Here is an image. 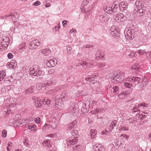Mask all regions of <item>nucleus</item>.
I'll return each instance as SVG.
<instances>
[{
  "label": "nucleus",
  "instance_id": "obj_1",
  "mask_svg": "<svg viewBox=\"0 0 151 151\" xmlns=\"http://www.w3.org/2000/svg\"><path fill=\"white\" fill-rule=\"evenodd\" d=\"M29 73L32 76L41 77L44 74L40 67L37 65L34 66L33 68H30L29 70Z\"/></svg>",
  "mask_w": 151,
  "mask_h": 151
},
{
  "label": "nucleus",
  "instance_id": "obj_2",
  "mask_svg": "<svg viewBox=\"0 0 151 151\" xmlns=\"http://www.w3.org/2000/svg\"><path fill=\"white\" fill-rule=\"evenodd\" d=\"M123 73H119L117 74L116 73H113L112 75V76L111 78V80L112 82H114V81H119L123 77Z\"/></svg>",
  "mask_w": 151,
  "mask_h": 151
},
{
  "label": "nucleus",
  "instance_id": "obj_3",
  "mask_svg": "<svg viewBox=\"0 0 151 151\" xmlns=\"http://www.w3.org/2000/svg\"><path fill=\"white\" fill-rule=\"evenodd\" d=\"M113 17L115 20L118 22L121 21L123 22L125 19H124V15L122 13L116 14V15H113Z\"/></svg>",
  "mask_w": 151,
  "mask_h": 151
},
{
  "label": "nucleus",
  "instance_id": "obj_4",
  "mask_svg": "<svg viewBox=\"0 0 151 151\" xmlns=\"http://www.w3.org/2000/svg\"><path fill=\"white\" fill-rule=\"evenodd\" d=\"M63 101H62L61 99H60L58 98L56 99L55 101V108L56 109H61V107H62L63 106Z\"/></svg>",
  "mask_w": 151,
  "mask_h": 151
},
{
  "label": "nucleus",
  "instance_id": "obj_5",
  "mask_svg": "<svg viewBox=\"0 0 151 151\" xmlns=\"http://www.w3.org/2000/svg\"><path fill=\"white\" fill-rule=\"evenodd\" d=\"M135 31L134 29L128 30L127 32V37H126L127 40H133L134 37Z\"/></svg>",
  "mask_w": 151,
  "mask_h": 151
},
{
  "label": "nucleus",
  "instance_id": "obj_6",
  "mask_svg": "<svg viewBox=\"0 0 151 151\" xmlns=\"http://www.w3.org/2000/svg\"><path fill=\"white\" fill-rule=\"evenodd\" d=\"M114 143V144L113 145H114L115 147L116 148L121 149L123 147L124 142L122 140L116 139Z\"/></svg>",
  "mask_w": 151,
  "mask_h": 151
},
{
  "label": "nucleus",
  "instance_id": "obj_7",
  "mask_svg": "<svg viewBox=\"0 0 151 151\" xmlns=\"http://www.w3.org/2000/svg\"><path fill=\"white\" fill-rule=\"evenodd\" d=\"M131 92L129 91H124L120 93L118 97L120 99H123L127 97V96L130 94Z\"/></svg>",
  "mask_w": 151,
  "mask_h": 151
},
{
  "label": "nucleus",
  "instance_id": "obj_8",
  "mask_svg": "<svg viewBox=\"0 0 151 151\" xmlns=\"http://www.w3.org/2000/svg\"><path fill=\"white\" fill-rule=\"evenodd\" d=\"M134 13L138 17H141L145 13V10L144 8H141L138 10L135 9L134 11Z\"/></svg>",
  "mask_w": 151,
  "mask_h": 151
},
{
  "label": "nucleus",
  "instance_id": "obj_9",
  "mask_svg": "<svg viewBox=\"0 0 151 151\" xmlns=\"http://www.w3.org/2000/svg\"><path fill=\"white\" fill-rule=\"evenodd\" d=\"M57 61L56 59L53 58L51 60H49L46 63V65L49 68L53 67L56 65Z\"/></svg>",
  "mask_w": 151,
  "mask_h": 151
},
{
  "label": "nucleus",
  "instance_id": "obj_10",
  "mask_svg": "<svg viewBox=\"0 0 151 151\" xmlns=\"http://www.w3.org/2000/svg\"><path fill=\"white\" fill-rule=\"evenodd\" d=\"M144 1L143 0H137L135 2V5L137 9L141 8H144Z\"/></svg>",
  "mask_w": 151,
  "mask_h": 151
},
{
  "label": "nucleus",
  "instance_id": "obj_11",
  "mask_svg": "<svg viewBox=\"0 0 151 151\" xmlns=\"http://www.w3.org/2000/svg\"><path fill=\"white\" fill-rule=\"evenodd\" d=\"M49 85L48 83H47L46 85L42 83L38 84L37 85V88L39 90L44 91L47 88H48Z\"/></svg>",
  "mask_w": 151,
  "mask_h": 151
},
{
  "label": "nucleus",
  "instance_id": "obj_12",
  "mask_svg": "<svg viewBox=\"0 0 151 151\" xmlns=\"http://www.w3.org/2000/svg\"><path fill=\"white\" fill-rule=\"evenodd\" d=\"M99 20L101 23H104L107 22L110 18L106 15H104L100 16L99 17Z\"/></svg>",
  "mask_w": 151,
  "mask_h": 151
},
{
  "label": "nucleus",
  "instance_id": "obj_13",
  "mask_svg": "<svg viewBox=\"0 0 151 151\" xmlns=\"http://www.w3.org/2000/svg\"><path fill=\"white\" fill-rule=\"evenodd\" d=\"M88 106H87L86 104V103H83L82 106V107L81 108V111L83 114H85L88 112L87 108L88 107H89L90 104V102L88 101L87 103Z\"/></svg>",
  "mask_w": 151,
  "mask_h": 151
},
{
  "label": "nucleus",
  "instance_id": "obj_14",
  "mask_svg": "<svg viewBox=\"0 0 151 151\" xmlns=\"http://www.w3.org/2000/svg\"><path fill=\"white\" fill-rule=\"evenodd\" d=\"M95 58L97 60H101L104 59L103 55L102 54L101 55V50H99L95 54Z\"/></svg>",
  "mask_w": 151,
  "mask_h": 151
},
{
  "label": "nucleus",
  "instance_id": "obj_15",
  "mask_svg": "<svg viewBox=\"0 0 151 151\" xmlns=\"http://www.w3.org/2000/svg\"><path fill=\"white\" fill-rule=\"evenodd\" d=\"M89 3V1L87 0H84L83 1V3L82 4L81 7V9H84V13L85 14L87 13L86 11V8H85V6Z\"/></svg>",
  "mask_w": 151,
  "mask_h": 151
},
{
  "label": "nucleus",
  "instance_id": "obj_16",
  "mask_svg": "<svg viewBox=\"0 0 151 151\" xmlns=\"http://www.w3.org/2000/svg\"><path fill=\"white\" fill-rule=\"evenodd\" d=\"M77 121L74 120L70 123L68 124L66 126L68 127V130H70L73 128L75 125L77 123Z\"/></svg>",
  "mask_w": 151,
  "mask_h": 151
},
{
  "label": "nucleus",
  "instance_id": "obj_17",
  "mask_svg": "<svg viewBox=\"0 0 151 151\" xmlns=\"http://www.w3.org/2000/svg\"><path fill=\"white\" fill-rule=\"evenodd\" d=\"M41 52L45 56H48L50 54L51 51L49 48H46L42 49L41 51Z\"/></svg>",
  "mask_w": 151,
  "mask_h": 151
},
{
  "label": "nucleus",
  "instance_id": "obj_18",
  "mask_svg": "<svg viewBox=\"0 0 151 151\" xmlns=\"http://www.w3.org/2000/svg\"><path fill=\"white\" fill-rule=\"evenodd\" d=\"M119 88L116 86H114L111 89V92H113V94L114 95H116L119 92Z\"/></svg>",
  "mask_w": 151,
  "mask_h": 151
},
{
  "label": "nucleus",
  "instance_id": "obj_19",
  "mask_svg": "<svg viewBox=\"0 0 151 151\" xmlns=\"http://www.w3.org/2000/svg\"><path fill=\"white\" fill-rule=\"evenodd\" d=\"M17 66V62L14 60H12L9 64V68L14 69Z\"/></svg>",
  "mask_w": 151,
  "mask_h": 151
},
{
  "label": "nucleus",
  "instance_id": "obj_20",
  "mask_svg": "<svg viewBox=\"0 0 151 151\" xmlns=\"http://www.w3.org/2000/svg\"><path fill=\"white\" fill-rule=\"evenodd\" d=\"M60 98L63 102L66 101L69 99L67 95L64 93H63L62 94L60 95Z\"/></svg>",
  "mask_w": 151,
  "mask_h": 151
},
{
  "label": "nucleus",
  "instance_id": "obj_21",
  "mask_svg": "<svg viewBox=\"0 0 151 151\" xmlns=\"http://www.w3.org/2000/svg\"><path fill=\"white\" fill-rule=\"evenodd\" d=\"M44 104V101L37 100L35 101V105L36 107H40Z\"/></svg>",
  "mask_w": 151,
  "mask_h": 151
},
{
  "label": "nucleus",
  "instance_id": "obj_22",
  "mask_svg": "<svg viewBox=\"0 0 151 151\" xmlns=\"http://www.w3.org/2000/svg\"><path fill=\"white\" fill-rule=\"evenodd\" d=\"M127 4L126 2H122L119 3V8H123L124 10H125L127 8Z\"/></svg>",
  "mask_w": 151,
  "mask_h": 151
},
{
  "label": "nucleus",
  "instance_id": "obj_23",
  "mask_svg": "<svg viewBox=\"0 0 151 151\" xmlns=\"http://www.w3.org/2000/svg\"><path fill=\"white\" fill-rule=\"evenodd\" d=\"M35 41H32L30 43L29 46V49L31 50H33L37 48V46L35 45Z\"/></svg>",
  "mask_w": 151,
  "mask_h": 151
},
{
  "label": "nucleus",
  "instance_id": "obj_24",
  "mask_svg": "<svg viewBox=\"0 0 151 151\" xmlns=\"http://www.w3.org/2000/svg\"><path fill=\"white\" fill-rule=\"evenodd\" d=\"M34 87L31 86L28 89H26L25 91V93L29 94L32 93L34 91Z\"/></svg>",
  "mask_w": 151,
  "mask_h": 151
},
{
  "label": "nucleus",
  "instance_id": "obj_25",
  "mask_svg": "<svg viewBox=\"0 0 151 151\" xmlns=\"http://www.w3.org/2000/svg\"><path fill=\"white\" fill-rule=\"evenodd\" d=\"M140 107L139 104L135 105V106L133 107V109H132V112H136L139 111V108Z\"/></svg>",
  "mask_w": 151,
  "mask_h": 151
},
{
  "label": "nucleus",
  "instance_id": "obj_26",
  "mask_svg": "<svg viewBox=\"0 0 151 151\" xmlns=\"http://www.w3.org/2000/svg\"><path fill=\"white\" fill-rule=\"evenodd\" d=\"M123 86L126 88H131V87L133 86V84L130 83L128 82H125L123 83Z\"/></svg>",
  "mask_w": 151,
  "mask_h": 151
},
{
  "label": "nucleus",
  "instance_id": "obj_27",
  "mask_svg": "<svg viewBox=\"0 0 151 151\" xmlns=\"http://www.w3.org/2000/svg\"><path fill=\"white\" fill-rule=\"evenodd\" d=\"M120 9L119 7H116L114 6V7L112 9L111 8V14L112 13H116L118 12V10Z\"/></svg>",
  "mask_w": 151,
  "mask_h": 151
},
{
  "label": "nucleus",
  "instance_id": "obj_28",
  "mask_svg": "<svg viewBox=\"0 0 151 151\" xmlns=\"http://www.w3.org/2000/svg\"><path fill=\"white\" fill-rule=\"evenodd\" d=\"M6 76L5 71L4 70H2L0 73V81L3 80Z\"/></svg>",
  "mask_w": 151,
  "mask_h": 151
},
{
  "label": "nucleus",
  "instance_id": "obj_29",
  "mask_svg": "<svg viewBox=\"0 0 151 151\" xmlns=\"http://www.w3.org/2000/svg\"><path fill=\"white\" fill-rule=\"evenodd\" d=\"M11 17V18L12 19V20L15 18V15H14L13 14H9L6 15L4 16H1V19L6 18L7 17Z\"/></svg>",
  "mask_w": 151,
  "mask_h": 151
},
{
  "label": "nucleus",
  "instance_id": "obj_30",
  "mask_svg": "<svg viewBox=\"0 0 151 151\" xmlns=\"http://www.w3.org/2000/svg\"><path fill=\"white\" fill-rule=\"evenodd\" d=\"M1 44L2 48L4 49H6L8 47L9 43H7L5 42H1Z\"/></svg>",
  "mask_w": 151,
  "mask_h": 151
},
{
  "label": "nucleus",
  "instance_id": "obj_31",
  "mask_svg": "<svg viewBox=\"0 0 151 151\" xmlns=\"http://www.w3.org/2000/svg\"><path fill=\"white\" fill-rule=\"evenodd\" d=\"M44 143L47 146H49V147H52V145L51 143H52V142H51L50 139H47L46 141H44Z\"/></svg>",
  "mask_w": 151,
  "mask_h": 151
},
{
  "label": "nucleus",
  "instance_id": "obj_32",
  "mask_svg": "<svg viewBox=\"0 0 151 151\" xmlns=\"http://www.w3.org/2000/svg\"><path fill=\"white\" fill-rule=\"evenodd\" d=\"M104 11L105 12L111 14V12L110 11H111V8L105 6L104 7Z\"/></svg>",
  "mask_w": 151,
  "mask_h": 151
},
{
  "label": "nucleus",
  "instance_id": "obj_33",
  "mask_svg": "<svg viewBox=\"0 0 151 151\" xmlns=\"http://www.w3.org/2000/svg\"><path fill=\"white\" fill-rule=\"evenodd\" d=\"M94 7V6L93 4H92L91 6L88 7L87 9L86 10L87 13V14H89L90 13V11L91 10H92Z\"/></svg>",
  "mask_w": 151,
  "mask_h": 151
},
{
  "label": "nucleus",
  "instance_id": "obj_34",
  "mask_svg": "<svg viewBox=\"0 0 151 151\" xmlns=\"http://www.w3.org/2000/svg\"><path fill=\"white\" fill-rule=\"evenodd\" d=\"M3 41L2 42H5L6 43H9V38L6 37L4 36L3 37Z\"/></svg>",
  "mask_w": 151,
  "mask_h": 151
},
{
  "label": "nucleus",
  "instance_id": "obj_35",
  "mask_svg": "<svg viewBox=\"0 0 151 151\" xmlns=\"http://www.w3.org/2000/svg\"><path fill=\"white\" fill-rule=\"evenodd\" d=\"M96 76V75L93 76V77H89L86 78H85V80L86 81H89V82H91L92 81H93L95 79V77Z\"/></svg>",
  "mask_w": 151,
  "mask_h": 151
},
{
  "label": "nucleus",
  "instance_id": "obj_36",
  "mask_svg": "<svg viewBox=\"0 0 151 151\" xmlns=\"http://www.w3.org/2000/svg\"><path fill=\"white\" fill-rule=\"evenodd\" d=\"M51 127L53 129H55L57 127V125L56 124H55L54 125L53 124H51V125L50 124H48L47 127V129L49 128L50 127Z\"/></svg>",
  "mask_w": 151,
  "mask_h": 151
},
{
  "label": "nucleus",
  "instance_id": "obj_37",
  "mask_svg": "<svg viewBox=\"0 0 151 151\" xmlns=\"http://www.w3.org/2000/svg\"><path fill=\"white\" fill-rule=\"evenodd\" d=\"M134 82H137V84H138L139 83V81L141 79V78L139 77H134Z\"/></svg>",
  "mask_w": 151,
  "mask_h": 151
},
{
  "label": "nucleus",
  "instance_id": "obj_38",
  "mask_svg": "<svg viewBox=\"0 0 151 151\" xmlns=\"http://www.w3.org/2000/svg\"><path fill=\"white\" fill-rule=\"evenodd\" d=\"M134 77L130 76L128 77L127 78V81L131 82H134Z\"/></svg>",
  "mask_w": 151,
  "mask_h": 151
},
{
  "label": "nucleus",
  "instance_id": "obj_39",
  "mask_svg": "<svg viewBox=\"0 0 151 151\" xmlns=\"http://www.w3.org/2000/svg\"><path fill=\"white\" fill-rule=\"evenodd\" d=\"M139 105H140L141 107L142 106L143 107V109H145V107H147L148 105V104L143 103H142L140 104Z\"/></svg>",
  "mask_w": 151,
  "mask_h": 151
},
{
  "label": "nucleus",
  "instance_id": "obj_40",
  "mask_svg": "<svg viewBox=\"0 0 151 151\" xmlns=\"http://www.w3.org/2000/svg\"><path fill=\"white\" fill-rule=\"evenodd\" d=\"M67 145L68 146L71 147L72 145H74V142L72 140H69L68 142H67Z\"/></svg>",
  "mask_w": 151,
  "mask_h": 151
},
{
  "label": "nucleus",
  "instance_id": "obj_41",
  "mask_svg": "<svg viewBox=\"0 0 151 151\" xmlns=\"http://www.w3.org/2000/svg\"><path fill=\"white\" fill-rule=\"evenodd\" d=\"M78 131L76 130H74L72 131L71 132V134L72 136H75L77 135L78 134Z\"/></svg>",
  "mask_w": 151,
  "mask_h": 151
},
{
  "label": "nucleus",
  "instance_id": "obj_42",
  "mask_svg": "<svg viewBox=\"0 0 151 151\" xmlns=\"http://www.w3.org/2000/svg\"><path fill=\"white\" fill-rule=\"evenodd\" d=\"M113 29H112V28L111 29V34L112 35V36L114 37H115L116 35V34L117 32L116 30L112 31V30Z\"/></svg>",
  "mask_w": 151,
  "mask_h": 151
},
{
  "label": "nucleus",
  "instance_id": "obj_43",
  "mask_svg": "<svg viewBox=\"0 0 151 151\" xmlns=\"http://www.w3.org/2000/svg\"><path fill=\"white\" fill-rule=\"evenodd\" d=\"M9 89H8L6 90V88L5 87L2 88L1 90V92L2 93H4L5 94L6 92L7 93L9 91Z\"/></svg>",
  "mask_w": 151,
  "mask_h": 151
},
{
  "label": "nucleus",
  "instance_id": "obj_44",
  "mask_svg": "<svg viewBox=\"0 0 151 151\" xmlns=\"http://www.w3.org/2000/svg\"><path fill=\"white\" fill-rule=\"evenodd\" d=\"M44 103L45 104L47 105L49 107V105L50 104L51 101L49 99H47L46 101L44 100Z\"/></svg>",
  "mask_w": 151,
  "mask_h": 151
},
{
  "label": "nucleus",
  "instance_id": "obj_45",
  "mask_svg": "<svg viewBox=\"0 0 151 151\" xmlns=\"http://www.w3.org/2000/svg\"><path fill=\"white\" fill-rule=\"evenodd\" d=\"M2 137H6L7 134L6 131L5 129H4L2 130Z\"/></svg>",
  "mask_w": 151,
  "mask_h": 151
},
{
  "label": "nucleus",
  "instance_id": "obj_46",
  "mask_svg": "<svg viewBox=\"0 0 151 151\" xmlns=\"http://www.w3.org/2000/svg\"><path fill=\"white\" fill-rule=\"evenodd\" d=\"M137 52H138V53L140 55H142L144 54L145 52V51L142 50H139Z\"/></svg>",
  "mask_w": 151,
  "mask_h": 151
},
{
  "label": "nucleus",
  "instance_id": "obj_47",
  "mask_svg": "<svg viewBox=\"0 0 151 151\" xmlns=\"http://www.w3.org/2000/svg\"><path fill=\"white\" fill-rule=\"evenodd\" d=\"M104 111L103 109L98 108L96 110L95 113L97 114L98 112L100 113Z\"/></svg>",
  "mask_w": 151,
  "mask_h": 151
},
{
  "label": "nucleus",
  "instance_id": "obj_48",
  "mask_svg": "<svg viewBox=\"0 0 151 151\" xmlns=\"http://www.w3.org/2000/svg\"><path fill=\"white\" fill-rule=\"evenodd\" d=\"M36 127V126L34 124L30 125L28 126L29 129H31V131H32L34 129H32L33 128H34Z\"/></svg>",
  "mask_w": 151,
  "mask_h": 151
},
{
  "label": "nucleus",
  "instance_id": "obj_49",
  "mask_svg": "<svg viewBox=\"0 0 151 151\" xmlns=\"http://www.w3.org/2000/svg\"><path fill=\"white\" fill-rule=\"evenodd\" d=\"M33 41H35V45L37 46V47L40 45V43L38 42V40L37 39L33 40Z\"/></svg>",
  "mask_w": 151,
  "mask_h": 151
},
{
  "label": "nucleus",
  "instance_id": "obj_50",
  "mask_svg": "<svg viewBox=\"0 0 151 151\" xmlns=\"http://www.w3.org/2000/svg\"><path fill=\"white\" fill-rule=\"evenodd\" d=\"M114 6L116 7H119V1H115L114 3Z\"/></svg>",
  "mask_w": 151,
  "mask_h": 151
},
{
  "label": "nucleus",
  "instance_id": "obj_51",
  "mask_svg": "<svg viewBox=\"0 0 151 151\" xmlns=\"http://www.w3.org/2000/svg\"><path fill=\"white\" fill-rule=\"evenodd\" d=\"M26 43L24 42H22L21 44V45L20 46V49H22V48H24L25 46Z\"/></svg>",
  "mask_w": 151,
  "mask_h": 151
},
{
  "label": "nucleus",
  "instance_id": "obj_52",
  "mask_svg": "<svg viewBox=\"0 0 151 151\" xmlns=\"http://www.w3.org/2000/svg\"><path fill=\"white\" fill-rule=\"evenodd\" d=\"M116 126L115 124H111L109 126L110 130L111 131Z\"/></svg>",
  "mask_w": 151,
  "mask_h": 151
},
{
  "label": "nucleus",
  "instance_id": "obj_53",
  "mask_svg": "<svg viewBox=\"0 0 151 151\" xmlns=\"http://www.w3.org/2000/svg\"><path fill=\"white\" fill-rule=\"evenodd\" d=\"M35 121L36 123L40 124L41 122L40 119V118L37 117L35 119Z\"/></svg>",
  "mask_w": 151,
  "mask_h": 151
},
{
  "label": "nucleus",
  "instance_id": "obj_54",
  "mask_svg": "<svg viewBox=\"0 0 151 151\" xmlns=\"http://www.w3.org/2000/svg\"><path fill=\"white\" fill-rule=\"evenodd\" d=\"M13 55L11 53H9L7 55V57L9 59H12L13 58Z\"/></svg>",
  "mask_w": 151,
  "mask_h": 151
},
{
  "label": "nucleus",
  "instance_id": "obj_55",
  "mask_svg": "<svg viewBox=\"0 0 151 151\" xmlns=\"http://www.w3.org/2000/svg\"><path fill=\"white\" fill-rule=\"evenodd\" d=\"M135 53L132 51V52H130V53L129 55V56L130 58H132L134 56Z\"/></svg>",
  "mask_w": 151,
  "mask_h": 151
},
{
  "label": "nucleus",
  "instance_id": "obj_56",
  "mask_svg": "<svg viewBox=\"0 0 151 151\" xmlns=\"http://www.w3.org/2000/svg\"><path fill=\"white\" fill-rule=\"evenodd\" d=\"M40 2L39 1H37L35 2L34 3V5L35 6H37L38 5H40Z\"/></svg>",
  "mask_w": 151,
  "mask_h": 151
},
{
  "label": "nucleus",
  "instance_id": "obj_57",
  "mask_svg": "<svg viewBox=\"0 0 151 151\" xmlns=\"http://www.w3.org/2000/svg\"><path fill=\"white\" fill-rule=\"evenodd\" d=\"M77 148H78V149H80V145H76V146H74V147H73V149L75 150Z\"/></svg>",
  "mask_w": 151,
  "mask_h": 151
},
{
  "label": "nucleus",
  "instance_id": "obj_58",
  "mask_svg": "<svg viewBox=\"0 0 151 151\" xmlns=\"http://www.w3.org/2000/svg\"><path fill=\"white\" fill-rule=\"evenodd\" d=\"M72 140L74 142V144H76L77 143L78 139H77V137H75Z\"/></svg>",
  "mask_w": 151,
  "mask_h": 151
},
{
  "label": "nucleus",
  "instance_id": "obj_59",
  "mask_svg": "<svg viewBox=\"0 0 151 151\" xmlns=\"http://www.w3.org/2000/svg\"><path fill=\"white\" fill-rule=\"evenodd\" d=\"M67 21L64 20L62 22L63 26L64 27L65 26V25L67 24Z\"/></svg>",
  "mask_w": 151,
  "mask_h": 151
},
{
  "label": "nucleus",
  "instance_id": "obj_60",
  "mask_svg": "<svg viewBox=\"0 0 151 151\" xmlns=\"http://www.w3.org/2000/svg\"><path fill=\"white\" fill-rule=\"evenodd\" d=\"M117 123V121L116 120H113L111 122V124H115V126L116 125Z\"/></svg>",
  "mask_w": 151,
  "mask_h": 151
},
{
  "label": "nucleus",
  "instance_id": "obj_61",
  "mask_svg": "<svg viewBox=\"0 0 151 151\" xmlns=\"http://www.w3.org/2000/svg\"><path fill=\"white\" fill-rule=\"evenodd\" d=\"M140 116H141V117H140L142 119H144V118H145L147 116L146 115H143V114H141L140 115Z\"/></svg>",
  "mask_w": 151,
  "mask_h": 151
},
{
  "label": "nucleus",
  "instance_id": "obj_62",
  "mask_svg": "<svg viewBox=\"0 0 151 151\" xmlns=\"http://www.w3.org/2000/svg\"><path fill=\"white\" fill-rule=\"evenodd\" d=\"M71 109L72 110V111H75L74 112V113H75L76 112V110H77V109L75 107H72L71 108Z\"/></svg>",
  "mask_w": 151,
  "mask_h": 151
},
{
  "label": "nucleus",
  "instance_id": "obj_63",
  "mask_svg": "<svg viewBox=\"0 0 151 151\" xmlns=\"http://www.w3.org/2000/svg\"><path fill=\"white\" fill-rule=\"evenodd\" d=\"M96 102L95 101H93L92 102L91 104V106L92 107H93L96 104Z\"/></svg>",
  "mask_w": 151,
  "mask_h": 151
},
{
  "label": "nucleus",
  "instance_id": "obj_64",
  "mask_svg": "<svg viewBox=\"0 0 151 151\" xmlns=\"http://www.w3.org/2000/svg\"><path fill=\"white\" fill-rule=\"evenodd\" d=\"M132 68L134 69L136 71L138 70H139L138 67L136 66H133Z\"/></svg>",
  "mask_w": 151,
  "mask_h": 151
}]
</instances>
